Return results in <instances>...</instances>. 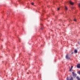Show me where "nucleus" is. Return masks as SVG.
I'll use <instances>...</instances> for the list:
<instances>
[{
	"mask_svg": "<svg viewBox=\"0 0 80 80\" xmlns=\"http://www.w3.org/2000/svg\"><path fill=\"white\" fill-rule=\"evenodd\" d=\"M72 76L74 78H75V77H77V74L75 73V72H72Z\"/></svg>",
	"mask_w": 80,
	"mask_h": 80,
	"instance_id": "f257e3e1",
	"label": "nucleus"
},
{
	"mask_svg": "<svg viewBox=\"0 0 80 80\" xmlns=\"http://www.w3.org/2000/svg\"><path fill=\"white\" fill-rule=\"evenodd\" d=\"M70 77H67V80H73V78L72 77H71L70 79Z\"/></svg>",
	"mask_w": 80,
	"mask_h": 80,
	"instance_id": "f03ea898",
	"label": "nucleus"
},
{
	"mask_svg": "<svg viewBox=\"0 0 80 80\" xmlns=\"http://www.w3.org/2000/svg\"><path fill=\"white\" fill-rule=\"evenodd\" d=\"M66 58L67 59H70V57H69V56H68V55H67L66 56Z\"/></svg>",
	"mask_w": 80,
	"mask_h": 80,
	"instance_id": "7ed1b4c3",
	"label": "nucleus"
},
{
	"mask_svg": "<svg viewBox=\"0 0 80 80\" xmlns=\"http://www.w3.org/2000/svg\"><path fill=\"white\" fill-rule=\"evenodd\" d=\"M77 68H80V64H79L77 65Z\"/></svg>",
	"mask_w": 80,
	"mask_h": 80,
	"instance_id": "20e7f679",
	"label": "nucleus"
},
{
	"mask_svg": "<svg viewBox=\"0 0 80 80\" xmlns=\"http://www.w3.org/2000/svg\"><path fill=\"white\" fill-rule=\"evenodd\" d=\"M69 3H70V4H71V5H73V4H74V3H73V2H72V1H70L69 2Z\"/></svg>",
	"mask_w": 80,
	"mask_h": 80,
	"instance_id": "39448f33",
	"label": "nucleus"
},
{
	"mask_svg": "<svg viewBox=\"0 0 80 80\" xmlns=\"http://www.w3.org/2000/svg\"><path fill=\"white\" fill-rule=\"evenodd\" d=\"M73 66H72L71 67V68H70V69L69 70L71 72L72 70V69L73 68Z\"/></svg>",
	"mask_w": 80,
	"mask_h": 80,
	"instance_id": "423d86ee",
	"label": "nucleus"
},
{
	"mask_svg": "<svg viewBox=\"0 0 80 80\" xmlns=\"http://www.w3.org/2000/svg\"><path fill=\"white\" fill-rule=\"evenodd\" d=\"M76 78L78 80H80V78H79V77L77 76L76 77Z\"/></svg>",
	"mask_w": 80,
	"mask_h": 80,
	"instance_id": "0eeeda50",
	"label": "nucleus"
},
{
	"mask_svg": "<svg viewBox=\"0 0 80 80\" xmlns=\"http://www.w3.org/2000/svg\"><path fill=\"white\" fill-rule=\"evenodd\" d=\"M77 49H75L74 50V53H77Z\"/></svg>",
	"mask_w": 80,
	"mask_h": 80,
	"instance_id": "6e6552de",
	"label": "nucleus"
},
{
	"mask_svg": "<svg viewBox=\"0 0 80 80\" xmlns=\"http://www.w3.org/2000/svg\"><path fill=\"white\" fill-rule=\"evenodd\" d=\"M78 73L80 75V71H79L78 72Z\"/></svg>",
	"mask_w": 80,
	"mask_h": 80,
	"instance_id": "1a4fd4ad",
	"label": "nucleus"
},
{
	"mask_svg": "<svg viewBox=\"0 0 80 80\" xmlns=\"http://www.w3.org/2000/svg\"><path fill=\"white\" fill-rule=\"evenodd\" d=\"M67 9H68L67 8V7H65V9L66 10H67Z\"/></svg>",
	"mask_w": 80,
	"mask_h": 80,
	"instance_id": "9d476101",
	"label": "nucleus"
},
{
	"mask_svg": "<svg viewBox=\"0 0 80 80\" xmlns=\"http://www.w3.org/2000/svg\"><path fill=\"white\" fill-rule=\"evenodd\" d=\"M74 21H75V22H77V20L75 19H74Z\"/></svg>",
	"mask_w": 80,
	"mask_h": 80,
	"instance_id": "9b49d317",
	"label": "nucleus"
},
{
	"mask_svg": "<svg viewBox=\"0 0 80 80\" xmlns=\"http://www.w3.org/2000/svg\"><path fill=\"white\" fill-rule=\"evenodd\" d=\"M31 4L33 5L34 4V3H33V2H32L31 3Z\"/></svg>",
	"mask_w": 80,
	"mask_h": 80,
	"instance_id": "f8f14e48",
	"label": "nucleus"
},
{
	"mask_svg": "<svg viewBox=\"0 0 80 80\" xmlns=\"http://www.w3.org/2000/svg\"><path fill=\"white\" fill-rule=\"evenodd\" d=\"M60 10V8H58V10Z\"/></svg>",
	"mask_w": 80,
	"mask_h": 80,
	"instance_id": "ddd939ff",
	"label": "nucleus"
},
{
	"mask_svg": "<svg viewBox=\"0 0 80 80\" xmlns=\"http://www.w3.org/2000/svg\"><path fill=\"white\" fill-rule=\"evenodd\" d=\"M43 28H41L42 30V29H43Z\"/></svg>",
	"mask_w": 80,
	"mask_h": 80,
	"instance_id": "4468645a",
	"label": "nucleus"
},
{
	"mask_svg": "<svg viewBox=\"0 0 80 80\" xmlns=\"http://www.w3.org/2000/svg\"><path fill=\"white\" fill-rule=\"evenodd\" d=\"M72 53H73V52H72Z\"/></svg>",
	"mask_w": 80,
	"mask_h": 80,
	"instance_id": "2eb2a0df",
	"label": "nucleus"
}]
</instances>
